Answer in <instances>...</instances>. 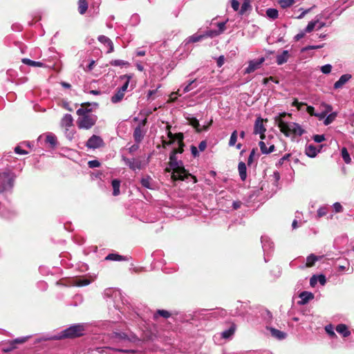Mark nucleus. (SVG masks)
<instances>
[{"label":"nucleus","mask_w":354,"mask_h":354,"mask_svg":"<svg viewBox=\"0 0 354 354\" xmlns=\"http://www.w3.org/2000/svg\"><path fill=\"white\" fill-rule=\"evenodd\" d=\"M17 175L11 170L0 172V199L10 203L14 194Z\"/></svg>","instance_id":"f257e3e1"},{"label":"nucleus","mask_w":354,"mask_h":354,"mask_svg":"<svg viewBox=\"0 0 354 354\" xmlns=\"http://www.w3.org/2000/svg\"><path fill=\"white\" fill-rule=\"evenodd\" d=\"M177 151L174 149L169 155V166L173 170L172 178L174 180H185L189 178H194V182L196 180L194 176L189 174L184 168L182 161H178L176 158Z\"/></svg>","instance_id":"f03ea898"},{"label":"nucleus","mask_w":354,"mask_h":354,"mask_svg":"<svg viewBox=\"0 0 354 354\" xmlns=\"http://www.w3.org/2000/svg\"><path fill=\"white\" fill-rule=\"evenodd\" d=\"M92 109L82 107L77 109V114L79 118L77 120V124L79 129H89L96 122V115L91 113Z\"/></svg>","instance_id":"7ed1b4c3"},{"label":"nucleus","mask_w":354,"mask_h":354,"mask_svg":"<svg viewBox=\"0 0 354 354\" xmlns=\"http://www.w3.org/2000/svg\"><path fill=\"white\" fill-rule=\"evenodd\" d=\"M84 326L83 324H74L70 327L60 331L57 335L49 339H62L65 338H75L84 335Z\"/></svg>","instance_id":"20e7f679"},{"label":"nucleus","mask_w":354,"mask_h":354,"mask_svg":"<svg viewBox=\"0 0 354 354\" xmlns=\"http://www.w3.org/2000/svg\"><path fill=\"white\" fill-rule=\"evenodd\" d=\"M278 127L281 133L287 137H289L291 134L301 136L306 133V131L301 127V126L296 122H286L283 120H280L279 122Z\"/></svg>","instance_id":"39448f33"},{"label":"nucleus","mask_w":354,"mask_h":354,"mask_svg":"<svg viewBox=\"0 0 354 354\" xmlns=\"http://www.w3.org/2000/svg\"><path fill=\"white\" fill-rule=\"evenodd\" d=\"M104 298L108 303L113 304V307L120 310V303L124 304L123 296L118 289L109 288L104 291Z\"/></svg>","instance_id":"423d86ee"},{"label":"nucleus","mask_w":354,"mask_h":354,"mask_svg":"<svg viewBox=\"0 0 354 354\" xmlns=\"http://www.w3.org/2000/svg\"><path fill=\"white\" fill-rule=\"evenodd\" d=\"M150 156H148L147 160H141L139 158H128L125 156L122 157V160L124 161L125 165L133 171L141 170L145 168L149 162Z\"/></svg>","instance_id":"0eeeda50"},{"label":"nucleus","mask_w":354,"mask_h":354,"mask_svg":"<svg viewBox=\"0 0 354 354\" xmlns=\"http://www.w3.org/2000/svg\"><path fill=\"white\" fill-rule=\"evenodd\" d=\"M261 242L264 252V261L265 262H268V260L266 256L269 255L273 251L274 243L271 241L270 239L266 235L261 236Z\"/></svg>","instance_id":"6e6552de"},{"label":"nucleus","mask_w":354,"mask_h":354,"mask_svg":"<svg viewBox=\"0 0 354 354\" xmlns=\"http://www.w3.org/2000/svg\"><path fill=\"white\" fill-rule=\"evenodd\" d=\"M104 144V141L100 136L93 135L87 140L86 147L88 149H95L102 147Z\"/></svg>","instance_id":"1a4fd4ad"},{"label":"nucleus","mask_w":354,"mask_h":354,"mask_svg":"<svg viewBox=\"0 0 354 354\" xmlns=\"http://www.w3.org/2000/svg\"><path fill=\"white\" fill-rule=\"evenodd\" d=\"M214 20L215 19H213V21H214ZM212 23L217 26L218 29H216V30H206V35H207L210 38H213V37H215L221 35L225 30L226 21L218 22V23L212 21Z\"/></svg>","instance_id":"9d476101"},{"label":"nucleus","mask_w":354,"mask_h":354,"mask_svg":"<svg viewBox=\"0 0 354 354\" xmlns=\"http://www.w3.org/2000/svg\"><path fill=\"white\" fill-rule=\"evenodd\" d=\"M264 61L265 58L263 57L257 59L250 60L248 67L245 69V73L250 74L254 72L255 70L260 68L261 65L264 62Z\"/></svg>","instance_id":"9b49d317"},{"label":"nucleus","mask_w":354,"mask_h":354,"mask_svg":"<svg viewBox=\"0 0 354 354\" xmlns=\"http://www.w3.org/2000/svg\"><path fill=\"white\" fill-rule=\"evenodd\" d=\"M266 131V129L263 125V120L261 117L257 118L254 122V133L260 134L261 138L263 139L265 137L264 133Z\"/></svg>","instance_id":"f8f14e48"},{"label":"nucleus","mask_w":354,"mask_h":354,"mask_svg":"<svg viewBox=\"0 0 354 354\" xmlns=\"http://www.w3.org/2000/svg\"><path fill=\"white\" fill-rule=\"evenodd\" d=\"M147 122V119H144L142 123L136 127L133 131V138L136 143H140L144 138L145 132L141 129V125H145Z\"/></svg>","instance_id":"ddd939ff"},{"label":"nucleus","mask_w":354,"mask_h":354,"mask_svg":"<svg viewBox=\"0 0 354 354\" xmlns=\"http://www.w3.org/2000/svg\"><path fill=\"white\" fill-rule=\"evenodd\" d=\"M197 84H196V80H191L187 85H181L180 87L178 89L176 94L179 96L188 93L196 88Z\"/></svg>","instance_id":"4468645a"},{"label":"nucleus","mask_w":354,"mask_h":354,"mask_svg":"<svg viewBox=\"0 0 354 354\" xmlns=\"http://www.w3.org/2000/svg\"><path fill=\"white\" fill-rule=\"evenodd\" d=\"M299 297L300 298V301L298 302L299 304L305 305L314 299V294L311 292L303 291L299 293Z\"/></svg>","instance_id":"2eb2a0df"},{"label":"nucleus","mask_w":354,"mask_h":354,"mask_svg":"<svg viewBox=\"0 0 354 354\" xmlns=\"http://www.w3.org/2000/svg\"><path fill=\"white\" fill-rule=\"evenodd\" d=\"M140 183L142 187L149 189H154L156 187L155 182L153 180L151 177L149 175H147L142 177L140 179Z\"/></svg>","instance_id":"dca6fc26"},{"label":"nucleus","mask_w":354,"mask_h":354,"mask_svg":"<svg viewBox=\"0 0 354 354\" xmlns=\"http://www.w3.org/2000/svg\"><path fill=\"white\" fill-rule=\"evenodd\" d=\"M351 75L348 73L342 75L339 78V80L334 84V88L339 89L342 88L343 86L351 79Z\"/></svg>","instance_id":"f3484780"},{"label":"nucleus","mask_w":354,"mask_h":354,"mask_svg":"<svg viewBox=\"0 0 354 354\" xmlns=\"http://www.w3.org/2000/svg\"><path fill=\"white\" fill-rule=\"evenodd\" d=\"M111 338L113 342L117 343H124L127 342H129L127 335L124 333L113 332L112 333Z\"/></svg>","instance_id":"a211bd4d"},{"label":"nucleus","mask_w":354,"mask_h":354,"mask_svg":"<svg viewBox=\"0 0 354 354\" xmlns=\"http://www.w3.org/2000/svg\"><path fill=\"white\" fill-rule=\"evenodd\" d=\"M209 37L207 35H206V30L203 33H196L193 35L189 37L185 41V44L189 43H195L201 41L204 38Z\"/></svg>","instance_id":"6ab92c4d"},{"label":"nucleus","mask_w":354,"mask_h":354,"mask_svg":"<svg viewBox=\"0 0 354 354\" xmlns=\"http://www.w3.org/2000/svg\"><path fill=\"white\" fill-rule=\"evenodd\" d=\"M268 329L270 330L271 335L278 340H283L287 337L286 333L283 331L279 330L272 327L268 328Z\"/></svg>","instance_id":"aec40b11"},{"label":"nucleus","mask_w":354,"mask_h":354,"mask_svg":"<svg viewBox=\"0 0 354 354\" xmlns=\"http://www.w3.org/2000/svg\"><path fill=\"white\" fill-rule=\"evenodd\" d=\"M289 57V51L283 50L281 54L276 56V62L278 65H282L288 62Z\"/></svg>","instance_id":"412c9836"},{"label":"nucleus","mask_w":354,"mask_h":354,"mask_svg":"<svg viewBox=\"0 0 354 354\" xmlns=\"http://www.w3.org/2000/svg\"><path fill=\"white\" fill-rule=\"evenodd\" d=\"M335 330L343 337H347L351 334V331L348 330V326L344 324H339L337 325Z\"/></svg>","instance_id":"4be33fe9"},{"label":"nucleus","mask_w":354,"mask_h":354,"mask_svg":"<svg viewBox=\"0 0 354 354\" xmlns=\"http://www.w3.org/2000/svg\"><path fill=\"white\" fill-rule=\"evenodd\" d=\"M97 39L100 42L104 44V45L109 47V50H107L108 53H110L113 51V44L109 37L104 35H100L97 37Z\"/></svg>","instance_id":"5701e85b"},{"label":"nucleus","mask_w":354,"mask_h":354,"mask_svg":"<svg viewBox=\"0 0 354 354\" xmlns=\"http://www.w3.org/2000/svg\"><path fill=\"white\" fill-rule=\"evenodd\" d=\"M238 171L241 180L245 181L247 178V167L244 162L241 161L239 162Z\"/></svg>","instance_id":"b1692460"},{"label":"nucleus","mask_w":354,"mask_h":354,"mask_svg":"<svg viewBox=\"0 0 354 354\" xmlns=\"http://www.w3.org/2000/svg\"><path fill=\"white\" fill-rule=\"evenodd\" d=\"M73 118L71 114L66 113L62 119L61 124L66 128H71L73 126Z\"/></svg>","instance_id":"393cba45"},{"label":"nucleus","mask_w":354,"mask_h":354,"mask_svg":"<svg viewBox=\"0 0 354 354\" xmlns=\"http://www.w3.org/2000/svg\"><path fill=\"white\" fill-rule=\"evenodd\" d=\"M131 77H132L131 75L126 74V75H121L120 77V78L122 80H124V82L123 85L121 87L118 88V89L120 90L121 91L125 93V91L128 88V86H129V81L131 79Z\"/></svg>","instance_id":"a878e982"},{"label":"nucleus","mask_w":354,"mask_h":354,"mask_svg":"<svg viewBox=\"0 0 354 354\" xmlns=\"http://www.w3.org/2000/svg\"><path fill=\"white\" fill-rule=\"evenodd\" d=\"M318 152H319V150H317L316 147L312 145H310L306 147L305 153L308 157L315 158Z\"/></svg>","instance_id":"bb28decb"},{"label":"nucleus","mask_w":354,"mask_h":354,"mask_svg":"<svg viewBox=\"0 0 354 354\" xmlns=\"http://www.w3.org/2000/svg\"><path fill=\"white\" fill-rule=\"evenodd\" d=\"M106 261H125L126 257L116 253L109 254L104 259Z\"/></svg>","instance_id":"cd10ccee"},{"label":"nucleus","mask_w":354,"mask_h":354,"mask_svg":"<svg viewBox=\"0 0 354 354\" xmlns=\"http://www.w3.org/2000/svg\"><path fill=\"white\" fill-rule=\"evenodd\" d=\"M121 181L119 179H113L111 181V185L113 187V195L114 196H117L120 194V187Z\"/></svg>","instance_id":"c85d7f7f"},{"label":"nucleus","mask_w":354,"mask_h":354,"mask_svg":"<svg viewBox=\"0 0 354 354\" xmlns=\"http://www.w3.org/2000/svg\"><path fill=\"white\" fill-rule=\"evenodd\" d=\"M124 96V93L118 88L115 93L111 96V101L113 104H117L123 99Z\"/></svg>","instance_id":"c756f323"},{"label":"nucleus","mask_w":354,"mask_h":354,"mask_svg":"<svg viewBox=\"0 0 354 354\" xmlns=\"http://www.w3.org/2000/svg\"><path fill=\"white\" fill-rule=\"evenodd\" d=\"M319 22V16H316L315 19L311 21H310L307 26L304 29L306 33L311 32L315 28Z\"/></svg>","instance_id":"7c9ffc66"},{"label":"nucleus","mask_w":354,"mask_h":354,"mask_svg":"<svg viewBox=\"0 0 354 354\" xmlns=\"http://www.w3.org/2000/svg\"><path fill=\"white\" fill-rule=\"evenodd\" d=\"M22 62L25 64L26 65L33 66V67H43L44 66V64L41 62H37L31 60L28 58H24L22 59Z\"/></svg>","instance_id":"2f4dec72"},{"label":"nucleus","mask_w":354,"mask_h":354,"mask_svg":"<svg viewBox=\"0 0 354 354\" xmlns=\"http://www.w3.org/2000/svg\"><path fill=\"white\" fill-rule=\"evenodd\" d=\"M46 142L48 143L50 147L54 148L57 145V138L53 133H48L46 137Z\"/></svg>","instance_id":"473e14b6"},{"label":"nucleus","mask_w":354,"mask_h":354,"mask_svg":"<svg viewBox=\"0 0 354 354\" xmlns=\"http://www.w3.org/2000/svg\"><path fill=\"white\" fill-rule=\"evenodd\" d=\"M319 259V257L315 255L314 254H310L306 258V267H312L315 265V262Z\"/></svg>","instance_id":"72a5a7b5"},{"label":"nucleus","mask_w":354,"mask_h":354,"mask_svg":"<svg viewBox=\"0 0 354 354\" xmlns=\"http://www.w3.org/2000/svg\"><path fill=\"white\" fill-rule=\"evenodd\" d=\"M337 116V112H332V113H329L328 115L327 114V115L325 118V120H324V124L326 126L329 125L335 120Z\"/></svg>","instance_id":"f704fd0d"},{"label":"nucleus","mask_w":354,"mask_h":354,"mask_svg":"<svg viewBox=\"0 0 354 354\" xmlns=\"http://www.w3.org/2000/svg\"><path fill=\"white\" fill-rule=\"evenodd\" d=\"M88 9V3L86 0H79L78 10L81 15L84 14Z\"/></svg>","instance_id":"c9c22d12"},{"label":"nucleus","mask_w":354,"mask_h":354,"mask_svg":"<svg viewBox=\"0 0 354 354\" xmlns=\"http://www.w3.org/2000/svg\"><path fill=\"white\" fill-rule=\"evenodd\" d=\"M341 156L346 164H350L351 162V158L350 154L346 147H343L341 150Z\"/></svg>","instance_id":"e433bc0d"},{"label":"nucleus","mask_w":354,"mask_h":354,"mask_svg":"<svg viewBox=\"0 0 354 354\" xmlns=\"http://www.w3.org/2000/svg\"><path fill=\"white\" fill-rule=\"evenodd\" d=\"M266 15L271 19H275L279 16V12L275 8H268L266 10Z\"/></svg>","instance_id":"4c0bfd02"},{"label":"nucleus","mask_w":354,"mask_h":354,"mask_svg":"<svg viewBox=\"0 0 354 354\" xmlns=\"http://www.w3.org/2000/svg\"><path fill=\"white\" fill-rule=\"evenodd\" d=\"M250 9H251L250 0H243L239 13L243 15Z\"/></svg>","instance_id":"58836bf2"},{"label":"nucleus","mask_w":354,"mask_h":354,"mask_svg":"<svg viewBox=\"0 0 354 354\" xmlns=\"http://www.w3.org/2000/svg\"><path fill=\"white\" fill-rule=\"evenodd\" d=\"M110 64L113 66H129V63L122 59H113L110 62Z\"/></svg>","instance_id":"ea45409f"},{"label":"nucleus","mask_w":354,"mask_h":354,"mask_svg":"<svg viewBox=\"0 0 354 354\" xmlns=\"http://www.w3.org/2000/svg\"><path fill=\"white\" fill-rule=\"evenodd\" d=\"M234 331H235V328L234 326H232L228 329L223 331L221 333V336H222V337H223L225 339H227V338L230 337L234 334Z\"/></svg>","instance_id":"a19ab883"},{"label":"nucleus","mask_w":354,"mask_h":354,"mask_svg":"<svg viewBox=\"0 0 354 354\" xmlns=\"http://www.w3.org/2000/svg\"><path fill=\"white\" fill-rule=\"evenodd\" d=\"M162 316L164 318H168L170 317L171 314L169 311L166 310H158L156 313L153 315L154 319H157L158 316Z\"/></svg>","instance_id":"79ce46f5"},{"label":"nucleus","mask_w":354,"mask_h":354,"mask_svg":"<svg viewBox=\"0 0 354 354\" xmlns=\"http://www.w3.org/2000/svg\"><path fill=\"white\" fill-rule=\"evenodd\" d=\"M326 333L331 337H337L335 333L334 332V327L332 324H328L324 328Z\"/></svg>","instance_id":"37998d69"},{"label":"nucleus","mask_w":354,"mask_h":354,"mask_svg":"<svg viewBox=\"0 0 354 354\" xmlns=\"http://www.w3.org/2000/svg\"><path fill=\"white\" fill-rule=\"evenodd\" d=\"M295 2V0H279V3L282 8H290Z\"/></svg>","instance_id":"c03bdc74"},{"label":"nucleus","mask_w":354,"mask_h":354,"mask_svg":"<svg viewBox=\"0 0 354 354\" xmlns=\"http://www.w3.org/2000/svg\"><path fill=\"white\" fill-rule=\"evenodd\" d=\"M237 137H238V132L236 130H234L229 140V146L232 147L236 145V142L237 141Z\"/></svg>","instance_id":"a18cd8bd"},{"label":"nucleus","mask_w":354,"mask_h":354,"mask_svg":"<svg viewBox=\"0 0 354 354\" xmlns=\"http://www.w3.org/2000/svg\"><path fill=\"white\" fill-rule=\"evenodd\" d=\"M140 21V16L138 14H133L130 18V23L132 26H137Z\"/></svg>","instance_id":"49530a36"},{"label":"nucleus","mask_w":354,"mask_h":354,"mask_svg":"<svg viewBox=\"0 0 354 354\" xmlns=\"http://www.w3.org/2000/svg\"><path fill=\"white\" fill-rule=\"evenodd\" d=\"M238 306L236 307V312L234 313V315H238V316H244L245 315V311H243L241 310V308L243 306V304L241 303V302H238Z\"/></svg>","instance_id":"de8ad7c7"},{"label":"nucleus","mask_w":354,"mask_h":354,"mask_svg":"<svg viewBox=\"0 0 354 354\" xmlns=\"http://www.w3.org/2000/svg\"><path fill=\"white\" fill-rule=\"evenodd\" d=\"M114 350L117 352L122 353L124 354H140L138 351L135 350H127L121 348H114Z\"/></svg>","instance_id":"09e8293b"},{"label":"nucleus","mask_w":354,"mask_h":354,"mask_svg":"<svg viewBox=\"0 0 354 354\" xmlns=\"http://www.w3.org/2000/svg\"><path fill=\"white\" fill-rule=\"evenodd\" d=\"M327 213H328V208L325 206L320 207L317 209V216L319 218L326 216L327 214Z\"/></svg>","instance_id":"8fccbe9b"},{"label":"nucleus","mask_w":354,"mask_h":354,"mask_svg":"<svg viewBox=\"0 0 354 354\" xmlns=\"http://www.w3.org/2000/svg\"><path fill=\"white\" fill-rule=\"evenodd\" d=\"M90 280L87 279H78L76 280V286H85L90 283Z\"/></svg>","instance_id":"3c124183"},{"label":"nucleus","mask_w":354,"mask_h":354,"mask_svg":"<svg viewBox=\"0 0 354 354\" xmlns=\"http://www.w3.org/2000/svg\"><path fill=\"white\" fill-rule=\"evenodd\" d=\"M10 215V212L6 211L4 205L0 202V216L2 217H9Z\"/></svg>","instance_id":"603ef678"},{"label":"nucleus","mask_w":354,"mask_h":354,"mask_svg":"<svg viewBox=\"0 0 354 354\" xmlns=\"http://www.w3.org/2000/svg\"><path fill=\"white\" fill-rule=\"evenodd\" d=\"M332 66L329 64H325L321 67V71L324 74H328L331 72Z\"/></svg>","instance_id":"864d4df0"},{"label":"nucleus","mask_w":354,"mask_h":354,"mask_svg":"<svg viewBox=\"0 0 354 354\" xmlns=\"http://www.w3.org/2000/svg\"><path fill=\"white\" fill-rule=\"evenodd\" d=\"M324 46V44H321V45H309V46H307L306 47H304L302 50L303 51H305V50H315V49H319V48H323Z\"/></svg>","instance_id":"5fc2aeb1"},{"label":"nucleus","mask_w":354,"mask_h":354,"mask_svg":"<svg viewBox=\"0 0 354 354\" xmlns=\"http://www.w3.org/2000/svg\"><path fill=\"white\" fill-rule=\"evenodd\" d=\"M256 151H257V149H252V151L250 153V155H249V157H248V165L249 166L251 165L252 162H253L255 154H256Z\"/></svg>","instance_id":"6e6d98bb"},{"label":"nucleus","mask_w":354,"mask_h":354,"mask_svg":"<svg viewBox=\"0 0 354 354\" xmlns=\"http://www.w3.org/2000/svg\"><path fill=\"white\" fill-rule=\"evenodd\" d=\"M313 140L315 142L320 143L326 140L324 134H317L313 136Z\"/></svg>","instance_id":"4d7b16f0"},{"label":"nucleus","mask_w":354,"mask_h":354,"mask_svg":"<svg viewBox=\"0 0 354 354\" xmlns=\"http://www.w3.org/2000/svg\"><path fill=\"white\" fill-rule=\"evenodd\" d=\"M260 150L263 154H268V149L266 143L263 141H260L259 143Z\"/></svg>","instance_id":"13d9d810"},{"label":"nucleus","mask_w":354,"mask_h":354,"mask_svg":"<svg viewBox=\"0 0 354 354\" xmlns=\"http://www.w3.org/2000/svg\"><path fill=\"white\" fill-rule=\"evenodd\" d=\"M15 348H16V346L15 344H12V342L11 341V342H10L8 346H3L2 348V351L4 353H8V352L12 351L13 349H15Z\"/></svg>","instance_id":"bf43d9fd"},{"label":"nucleus","mask_w":354,"mask_h":354,"mask_svg":"<svg viewBox=\"0 0 354 354\" xmlns=\"http://www.w3.org/2000/svg\"><path fill=\"white\" fill-rule=\"evenodd\" d=\"M88 165L90 168H96L100 166V162L97 160H93L88 161Z\"/></svg>","instance_id":"052dcab7"},{"label":"nucleus","mask_w":354,"mask_h":354,"mask_svg":"<svg viewBox=\"0 0 354 354\" xmlns=\"http://www.w3.org/2000/svg\"><path fill=\"white\" fill-rule=\"evenodd\" d=\"M290 153L285 154L282 158H281L278 160V162H277V163L276 164V165H277V167H279V166H281V165L283 164V162H284V161H285V160H288V158H290Z\"/></svg>","instance_id":"680f3d73"},{"label":"nucleus","mask_w":354,"mask_h":354,"mask_svg":"<svg viewBox=\"0 0 354 354\" xmlns=\"http://www.w3.org/2000/svg\"><path fill=\"white\" fill-rule=\"evenodd\" d=\"M333 207L334 211L336 213L342 212L343 211L342 205L338 202L335 203L333 205Z\"/></svg>","instance_id":"e2e57ef3"},{"label":"nucleus","mask_w":354,"mask_h":354,"mask_svg":"<svg viewBox=\"0 0 354 354\" xmlns=\"http://www.w3.org/2000/svg\"><path fill=\"white\" fill-rule=\"evenodd\" d=\"M65 134L68 140H72L74 136V131L73 129H70L68 127L66 128Z\"/></svg>","instance_id":"0e129e2a"},{"label":"nucleus","mask_w":354,"mask_h":354,"mask_svg":"<svg viewBox=\"0 0 354 354\" xmlns=\"http://www.w3.org/2000/svg\"><path fill=\"white\" fill-rule=\"evenodd\" d=\"M167 136L171 141H169V142L164 141L163 145H170L175 140L174 135L171 131H169L167 133Z\"/></svg>","instance_id":"69168bd1"},{"label":"nucleus","mask_w":354,"mask_h":354,"mask_svg":"<svg viewBox=\"0 0 354 354\" xmlns=\"http://www.w3.org/2000/svg\"><path fill=\"white\" fill-rule=\"evenodd\" d=\"M272 177H273L274 180V185H277L278 181L279 180V179L281 178L280 173L278 171H274L273 174H272Z\"/></svg>","instance_id":"338daca9"},{"label":"nucleus","mask_w":354,"mask_h":354,"mask_svg":"<svg viewBox=\"0 0 354 354\" xmlns=\"http://www.w3.org/2000/svg\"><path fill=\"white\" fill-rule=\"evenodd\" d=\"M15 152L19 155H26L28 153L27 151L22 149L19 146L15 148Z\"/></svg>","instance_id":"774afa93"}]
</instances>
